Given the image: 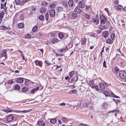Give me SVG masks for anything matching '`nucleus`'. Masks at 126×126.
<instances>
[{"mask_svg": "<svg viewBox=\"0 0 126 126\" xmlns=\"http://www.w3.org/2000/svg\"><path fill=\"white\" fill-rule=\"evenodd\" d=\"M7 28L4 26H1L0 27V29L1 30H6Z\"/></svg>", "mask_w": 126, "mask_h": 126, "instance_id": "obj_51", "label": "nucleus"}, {"mask_svg": "<svg viewBox=\"0 0 126 126\" xmlns=\"http://www.w3.org/2000/svg\"><path fill=\"white\" fill-rule=\"evenodd\" d=\"M31 36L30 34H26L25 36L26 38H31Z\"/></svg>", "mask_w": 126, "mask_h": 126, "instance_id": "obj_49", "label": "nucleus"}, {"mask_svg": "<svg viewBox=\"0 0 126 126\" xmlns=\"http://www.w3.org/2000/svg\"><path fill=\"white\" fill-rule=\"evenodd\" d=\"M99 29L101 30H104L106 29V26L105 25H103L102 24H100L99 27Z\"/></svg>", "mask_w": 126, "mask_h": 126, "instance_id": "obj_20", "label": "nucleus"}, {"mask_svg": "<svg viewBox=\"0 0 126 126\" xmlns=\"http://www.w3.org/2000/svg\"><path fill=\"white\" fill-rule=\"evenodd\" d=\"M24 24L22 23H18V27L19 28H22L24 27Z\"/></svg>", "mask_w": 126, "mask_h": 126, "instance_id": "obj_28", "label": "nucleus"}, {"mask_svg": "<svg viewBox=\"0 0 126 126\" xmlns=\"http://www.w3.org/2000/svg\"><path fill=\"white\" fill-rule=\"evenodd\" d=\"M20 5H22L24 4L25 3L28 2L30 1V0H20Z\"/></svg>", "mask_w": 126, "mask_h": 126, "instance_id": "obj_21", "label": "nucleus"}, {"mask_svg": "<svg viewBox=\"0 0 126 126\" xmlns=\"http://www.w3.org/2000/svg\"><path fill=\"white\" fill-rule=\"evenodd\" d=\"M89 110H94V108L92 106L89 107Z\"/></svg>", "mask_w": 126, "mask_h": 126, "instance_id": "obj_59", "label": "nucleus"}, {"mask_svg": "<svg viewBox=\"0 0 126 126\" xmlns=\"http://www.w3.org/2000/svg\"><path fill=\"white\" fill-rule=\"evenodd\" d=\"M91 21L93 22L96 25H97L99 23V20L98 19H92Z\"/></svg>", "mask_w": 126, "mask_h": 126, "instance_id": "obj_13", "label": "nucleus"}, {"mask_svg": "<svg viewBox=\"0 0 126 126\" xmlns=\"http://www.w3.org/2000/svg\"><path fill=\"white\" fill-rule=\"evenodd\" d=\"M33 12H32L31 11H30V13L28 14V16H32L33 14Z\"/></svg>", "mask_w": 126, "mask_h": 126, "instance_id": "obj_58", "label": "nucleus"}, {"mask_svg": "<svg viewBox=\"0 0 126 126\" xmlns=\"http://www.w3.org/2000/svg\"><path fill=\"white\" fill-rule=\"evenodd\" d=\"M104 94L106 96H110V94L109 92L107 91H105L104 92Z\"/></svg>", "mask_w": 126, "mask_h": 126, "instance_id": "obj_26", "label": "nucleus"}, {"mask_svg": "<svg viewBox=\"0 0 126 126\" xmlns=\"http://www.w3.org/2000/svg\"><path fill=\"white\" fill-rule=\"evenodd\" d=\"M65 35L66 34L65 33H64L63 34V32H61L59 33L58 36L60 39H62L64 37Z\"/></svg>", "mask_w": 126, "mask_h": 126, "instance_id": "obj_14", "label": "nucleus"}, {"mask_svg": "<svg viewBox=\"0 0 126 126\" xmlns=\"http://www.w3.org/2000/svg\"><path fill=\"white\" fill-rule=\"evenodd\" d=\"M94 83V82L92 81H90L89 82V84L91 86Z\"/></svg>", "mask_w": 126, "mask_h": 126, "instance_id": "obj_61", "label": "nucleus"}, {"mask_svg": "<svg viewBox=\"0 0 126 126\" xmlns=\"http://www.w3.org/2000/svg\"><path fill=\"white\" fill-rule=\"evenodd\" d=\"M14 83L12 79L9 80L8 81V83L10 84H12Z\"/></svg>", "mask_w": 126, "mask_h": 126, "instance_id": "obj_56", "label": "nucleus"}, {"mask_svg": "<svg viewBox=\"0 0 126 126\" xmlns=\"http://www.w3.org/2000/svg\"><path fill=\"white\" fill-rule=\"evenodd\" d=\"M110 37L112 40H114L115 38V34L114 33H112L110 36Z\"/></svg>", "mask_w": 126, "mask_h": 126, "instance_id": "obj_34", "label": "nucleus"}, {"mask_svg": "<svg viewBox=\"0 0 126 126\" xmlns=\"http://www.w3.org/2000/svg\"><path fill=\"white\" fill-rule=\"evenodd\" d=\"M6 51L5 50H3L1 52L0 54V57L1 58H3V59L4 60L7 58L6 55Z\"/></svg>", "mask_w": 126, "mask_h": 126, "instance_id": "obj_3", "label": "nucleus"}, {"mask_svg": "<svg viewBox=\"0 0 126 126\" xmlns=\"http://www.w3.org/2000/svg\"><path fill=\"white\" fill-rule=\"evenodd\" d=\"M91 87L92 88L95 89L97 91H98L99 90V89L98 86L96 85L93 84L92 85H91Z\"/></svg>", "mask_w": 126, "mask_h": 126, "instance_id": "obj_22", "label": "nucleus"}, {"mask_svg": "<svg viewBox=\"0 0 126 126\" xmlns=\"http://www.w3.org/2000/svg\"><path fill=\"white\" fill-rule=\"evenodd\" d=\"M119 76L121 79H124L126 77V72L123 70H121L119 72Z\"/></svg>", "mask_w": 126, "mask_h": 126, "instance_id": "obj_2", "label": "nucleus"}, {"mask_svg": "<svg viewBox=\"0 0 126 126\" xmlns=\"http://www.w3.org/2000/svg\"><path fill=\"white\" fill-rule=\"evenodd\" d=\"M44 18V16L43 15H41L39 16V19L41 21L43 20Z\"/></svg>", "mask_w": 126, "mask_h": 126, "instance_id": "obj_35", "label": "nucleus"}, {"mask_svg": "<svg viewBox=\"0 0 126 126\" xmlns=\"http://www.w3.org/2000/svg\"><path fill=\"white\" fill-rule=\"evenodd\" d=\"M15 90H19L20 89V87L17 85H16L14 87Z\"/></svg>", "mask_w": 126, "mask_h": 126, "instance_id": "obj_46", "label": "nucleus"}, {"mask_svg": "<svg viewBox=\"0 0 126 126\" xmlns=\"http://www.w3.org/2000/svg\"><path fill=\"white\" fill-rule=\"evenodd\" d=\"M98 88L99 90L101 91H103L105 89V87L104 84L102 83H99V86Z\"/></svg>", "mask_w": 126, "mask_h": 126, "instance_id": "obj_5", "label": "nucleus"}, {"mask_svg": "<svg viewBox=\"0 0 126 126\" xmlns=\"http://www.w3.org/2000/svg\"><path fill=\"white\" fill-rule=\"evenodd\" d=\"M73 81V78L72 77H70L69 78L68 81L69 82H71Z\"/></svg>", "mask_w": 126, "mask_h": 126, "instance_id": "obj_50", "label": "nucleus"}, {"mask_svg": "<svg viewBox=\"0 0 126 126\" xmlns=\"http://www.w3.org/2000/svg\"><path fill=\"white\" fill-rule=\"evenodd\" d=\"M68 5L70 7H72L74 5V1L73 0H69L68 1Z\"/></svg>", "mask_w": 126, "mask_h": 126, "instance_id": "obj_17", "label": "nucleus"}, {"mask_svg": "<svg viewBox=\"0 0 126 126\" xmlns=\"http://www.w3.org/2000/svg\"><path fill=\"white\" fill-rule=\"evenodd\" d=\"M16 3L20 5L21 1L20 0H15Z\"/></svg>", "mask_w": 126, "mask_h": 126, "instance_id": "obj_47", "label": "nucleus"}, {"mask_svg": "<svg viewBox=\"0 0 126 126\" xmlns=\"http://www.w3.org/2000/svg\"><path fill=\"white\" fill-rule=\"evenodd\" d=\"M79 7L82 8H84V5H82L81 2H79Z\"/></svg>", "mask_w": 126, "mask_h": 126, "instance_id": "obj_44", "label": "nucleus"}, {"mask_svg": "<svg viewBox=\"0 0 126 126\" xmlns=\"http://www.w3.org/2000/svg\"><path fill=\"white\" fill-rule=\"evenodd\" d=\"M43 121H38L37 123V125L39 126H41L42 125Z\"/></svg>", "mask_w": 126, "mask_h": 126, "instance_id": "obj_37", "label": "nucleus"}, {"mask_svg": "<svg viewBox=\"0 0 126 126\" xmlns=\"http://www.w3.org/2000/svg\"><path fill=\"white\" fill-rule=\"evenodd\" d=\"M107 43H109L110 44H111L112 43V41L111 40V39L110 38L108 39L107 40Z\"/></svg>", "mask_w": 126, "mask_h": 126, "instance_id": "obj_42", "label": "nucleus"}, {"mask_svg": "<svg viewBox=\"0 0 126 126\" xmlns=\"http://www.w3.org/2000/svg\"><path fill=\"white\" fill-rule=\"evenodd\" d=\"M78 76L77 75H75L74 76L73 78V81H76L78 80Z\"/></svg>", "mask_w": 126, "mask_h": 126, "instance_id": "obj_45", "label": "nucleus"}, {"mask_svg": "<svg viewBox=\"0 0 126 126\" xmlns=\"http://www.w3.org/2000/svg\"><path fill=\"white\" fill-rule=\"evenodd\" d=\"M103 66L105 68L107 67V66L106 65V62L105 61H104L103 62Z\"/></svg>", "mask_w": 126, "mask_h": 126, "instance_id": "obj_54", "label": "nucleus"}, {"mask_svg": "<svg viewBox=\"0 0 126 126\" xmlns=\"http://www.w3.org/2000/svg\"><path fill=\"white\" fill-rule=\"evenodd\" d=\"M62 121L64 123H65L67 121L68 119L65 117H63L62 119Z\"/></svg>", "mask_w": 126, "mask_h": 126, "instance_id": "obj_36", "label": "nucleus"}, {"mask_svg": "<svg viewBox=\"0 0 126 126\" xmlns=\"http://www.w3.org/2000/svg\"><path fill=\"white\" fill-rule=\"evenodd\" d=\"M30 80L28 79L26 80H25V85H28V83L29 82Z\"/></svg>", "mask_w": 126, "mask_h": 126, "instance_id": "obj_52", "label": "nucleus"}, {"mask_svg": "<svg viewBox=\"0 0 126 126\" xmlns=\"http://www.w3.org/2000/svg\"><path fill=\"white\" fill-rule=\"evenodd\" d=\"M119 71L120 70L117 66L114 67V71L116 74H118Z\"/></svg>", "mask_w": 126, "mask_h": 126, "instance_id": "obj_27", "label": "nucleus"}, {"mask_svg": "<svg viewBox=\"0 0 126 126\" xmlns=\"http://www.w3.org/2000/svg\"><path fill=\"white\" fill-rule=\"evenodd\" d=\"M49 14L50 17H54L55 15V10L54 9L50 10L49 12Z\"/></svg>", "mask_w": 126, "mask_h": 126, "instance_id": "obj_6", "label": "nucleus"}, {"mask_svg": "<svg viewBox=\"0 0 126 126\" xmlns=\"http://www.w3.org/2000/svg\"><path fill=\"white\" fill-rule=\"evenodd\" d=\"M85 17L87 19H89L90 18V16L86 14H85Z\"/></svg>", "mask_w": 126, "mask_h": 126, "instance_id": "obj_41", "label": "nucleus"}, {"mask_svg": "<svg viewBox=\"0 0 126 126\" xmlns=\"http://www.w3.org/2000/svg\"><path fill=\"white\" fill-rule=\"evenodd\" d=\"M51 8H54L56 6V4L53 3H51L50 5Z\"/></svg>", "mask_w": 126, "mask_h": 126, "instance_id": "obj_25", "label": "nucleus"}, {"mask_svg": "<svg viewBox=\"0 0 126 126\" xmlns=\"http://www.w3.org/2000/svg\"><path fill=\"white\" fill-rule=\"evenodd\" d=\"M46 10L45 8L44 7H42L41 8L40 11L42 13L44 14L45 13Z\"/></svg>", "mask_w": 126, "mask_h": 126, "instance_id": "obj_29", "label": "nucleus"}, {"mask_svg": "<svg viewBox=\"0 0 126 126\" xmlns=\"http://www.w3.org/2000/svg\"><path fill=\"white\" fill-rule=\"evenodd\" d=\"M22 90L23 92L25 93L27 91L28 89L26 87H23L22 89Z\"/></svg>", "mask_w": 126, "mask_h": 126, "instance_id": "obj_38", "label": "nucleus"}, {"mask_svg": "<svg viewBox=\"0 0 126 126\" xmlns=\"http://www.w3.org/2000/svg\"><path fill=\"white\" fill-rule=\"evenodd\" d=\"M68 48L67 46H66L65 48H63L59 49V51L60 52L64 53L67 51Z\"/></svg>", "mask_w": 126, "mask_h": 126, "instance_id": "obj_9", "label": "nucleus"}, {"mask_svg": "<svg viewBox=\"0 0 126 126\" xmlns=\"http://www.w3.org/2000/svg\"><path fill=\"white\" fill-rule=\"evenodd\" d=\"M45 18L47 20H48L49 17V14L48 12H47L45 15Z\"/></svg>", "mask_w": 126, "mask_h": 126, "instance_id": "obj_43", "label": "nucleus"}, {"mask_svg": "<svg viewBox=\"0 0 126 126\" xmlns=\"http://www.w3.org/2000/svg\"><path fill=\"white\" fill-rule=\"evenodd\" d=\"M34 63L36 65L39 66L41 67H42V62L41 61H40L36 60L34 61Z\"/></svg>", "mask_w": 126, "mask_h": 126, "instance_id": "obj_8", "label": "nucleus"}, {"mask_svg": "<svg viewBox=\"0 0 126 126\" xmlns=\"http://www.w3.org/2000/svg\"><path fill=\"white\" fill-rule=\"evenodd\" d=\"M102 105L104 109H105L108 106V104L106 103H104L102 104Z\"/></svg>", "mask_w": 126, "mask_h": 126, "instance_id": "obj_39", "label": "nucleus"}, {"mask_svg": "<svg viewBox=\"0 0 126 126\" xmlns=\"http://www.w3.org/2000/svg\"><path fill=\"white\" fill-rule=\"evenodd\" d=\"M62 4L63 6V8H66V11L67 10H68V5L67 3V2L63 1L62 2Z\"/></svg>", "mask_w": 126, "mask_h": 126, "instance_id": "obj_10", "label": "nucleus"}, {"mask_svg": "<svg viewBox=\"0 0 126 126\" xmlns=\"http://www.w3.org/2000/svg\"><path fill=\"white\" fill-rule=\"evenodd\" d=\"M56 56H61V57L63 56H64V54H59V53H57L56 54Z\"/></svg>", "mask_w": 126, "mask_h": 126, "instance_id": "obj_55", "label": "nucleus"}, {"mask_svg": "<svg viewBox=\"0 0 126 126\" xmlns=\"http://www.w3.org/2000/svg\"><path fill=\"white\" fill-rule=\"evenodd\" d=\"M57 122V120L55 118L50 119V122L51 124H54Z\"/></svg>", "mask_w": 126, "mask_h": 126, "instance_id": "obj_23", "label": "nucleus"}, {"mask_svg": "<svg viewBox=\"0 0 126 126\" xmlns=\"http://www.w3.org/2000/svg\"><path fill=\"white\" fill-rule=\"evenodd\" d=\"M74 73L73 71H72L69 73V75L70 77H72V75Z\"/></svg>", "mask_w": 126, "mask_h": 126, "instance_id": "obj_57", "label": "nucleus"}, {"mask_svg": "<svg viewBox=\"0 0 126 126\" xmlns=\"http://www.w3.org/2000/svg\"><path fill=\"white\" fill-rule=\"evenodd\" d=\"M100 19L101 24L105 23L107 20V19L106 17L103 15H101L100 16Z\"/></svg>", "mask_w": 126, "mask_h": 126, "instance_id": "obj_1", "label": "nucleus"}, {"mask_svg": "<svg viewBox=\"0 0 126 126\" xmlns=\"http://www.w3.org/2000/svg\"><path fill=\"white\" fill-rule=\"evenodd\" d=\"M39 89V87H37L36 88H33L32 89L31 91V92L32 94H34L35 92H36Z\"/></svg>", "mask_w": 126, "mask_h": 126, "instance_id": "obj_15", "label": "nucleus"}, {"mask_svg": "<svg viewBox=\"0 0 126 126\" xmlns=\"http://www.w3.org/2000/svg\"><path fill=\"white\" fill-rule=\"evenodd\" d=\"M5 14V13L4 12H2L0 13V19H1L3 18V16Z\"/></svg>", "mask_w": 126, "mask_h": 126, "instance_id": "obj_30", "label": "nucleus"}, {"mask_svg": "<svg viewBox=\"0 0 126 126\" xmlns=\"http://www.w3.org/2000/svg\"><path fill=\"white\" fill-rule=\"evenodd\" d=\"M74 11L78 13H79L81 12L82 10L80 9L79 7L77 6L75 8Z\"/></svg>", "mask_w": 126, "mask_h": 126, "instance_id": "obj_12", "label": "nucleus"}, {"mask_svg": "<svg viewBox=\"0 0 126 126\" xmlns=\"http://www.w3.org/2000/svg\"><path fill=\"white\" fill-rule=\"evenodd\" d=\"M118 6H120V7L116 6H114V8L115 10L118 11L119 10H121L122 9V5H119Z\"/></svg>", "mask_w": 126, "mask_h": 126, "instance_id": "obj_16", "label": "nucleus"}, {"mask_svg": "<svg viewBox=\"0 0 126 126\" xmlns=\"http://www.w3.org/2000/svg\"><path fill=\"white\" fill-rule=\"evenodd\" d=\"M102 30L100 29L98 30L97 31V32L98 33H100L102 31Z\"/></svg>", "mask_w": 126, "mask_h": 126, "instance_id": "obj_63", "label": "nucleus"}, {"mask_svg": "<svg viewBox=\"0 0 126 126\" xmlns=\"http://www.w3.org/2000/svg\"><path fill=\"white\" fill-rule=\"evenodd\" d=\"M23 78H18L16 79V82H17L21 83L23 81Z\"/></svg>", "mask_w": 126, "mask_h": 126, "instance_id": "obj_18", "label": "nucleus"}, {"mask_svg": "<svg viewBox=\"0 0 126 126\" xmlns=\"http://www.w3.org/2000/svg\"><path fill=\"white\" fill-rule=\"evenodd\" d=\"M60 16L62 19L66 17L65 14H63V15H61Z\"/></svg>", "mask_w": 126, "mask_h": 126, "instance_id": "obj_53", "label": "nucleus"}, {"mask_svg": "<svg viewBox=\"0 0 126 126\" xmlns=\"http://www.w3.org/2000/svg\"><path fill=\"white\" fill-rule=\"evenodd\" d=\"M72 16L73 18L77 17L78 16V14L76 13H72Z\"/></svg>", "mask_w": 126, "mask_h": 126, "instance_id": "obj_32", "label": "nucleus"}, {"mask_svg": "<svg viewBox=\"0 0 126 126\" xmlns=\"http://www.w3.org/2000/svg\"><path fill=\"white\" fill-rule=\"evenodd\" d=\"M102 35L104 38H106L109 36V32L107 31H105L103 32Z\"/></svg>", "mask_w": 126, "mask_h": 126, "instance_id": "obj_7", "label": "nucleus"}, {"mask_svg": "<svg viewBox=\"0 0 126 126\" xmlns=\"http://www.w3.org/2000/svg\"><path fill=\"white\" fill-rule=\"evenodd\" d=\"M79 126H87V125L84 124H80Z\"/></svg>", "mask_w": 126, "mask_h": 126, "instance_id": "obj_64", "label": "nucleus"}, {"mask_svg": "<svg viewBox=\"0 0 126 126\" xmlns=\"http://www.w3.org/2000/svg\"><path fill=\"white\" fill-rule=\"evenodd\" d=\"M82 105L83 107L87 108L88 105V102H84L82 103Z\"/></svg>", "mask_w": 126, "mask_h": 126, "instance_id": "obj_24", "label": "nucleus"}, {"mask_svg": "<svg viewBox=\"0 0 126 126\" xmlns=\"http://www.w3.org/2000/svg\"><path fill=\"white\" fill-rule=\"evenodd\" d=\"M14 118V117L13 115H10L7 117V120L8 122H10Z\"/></svg>", "mask_w": 126, "mask_h": 126, "instance_id": "obj_11", "label": "nucleus"}, {"mask_svg": "<svg viewBox=\"0 0 126 126\" xmlns=\"http://www.w3.org/2000/svg\"><path fill=\"white\" fill-rule=\"evenodd\" d=\"M57 11L58 12H62L63 11L66 12V8H63L60 6H58L56 7Z\"/></svg>", "mask_w": 126, "mask_h": 126, "instance_id": "obj_4", "label": "nucleus"}, {"mask_svg": "<svg viewBox=\"0 0 126 126\" xmlns=\"http://www.w3.org/2000/svg\"><path fill=\"white\" fill-rule=\"evenodd\" d=\"M59 40L57 38H54L52 39L51 42L53 44H55L57 43L58 42Z\"/></svg>", "mask_w": 126, "mask_h": 126, "instance_id": "obj_19", "label": "nucleus"}, {"mask_svg": "<svg viewBox=\"0 0 126 126\" xmlns=\"http://www.w3.org/2000/svg\"><path fill=\"white\" fill-rule=\"evenodd\" d=\"M37 26H35L32 28V31L34 32H35L37 30Z\"/></svg>", "mask_w": 126, "mask_h": 126, "instance_id": "obj_33", "label": "nucleus"}, {"mask_svg": "<svg viewBox=\"0 0 126 126\" xmlns=\"http://www.w3.org/2000/svg\"><path fill=\"white\" fill-rule=\"evenodd\" d=\"M42 4L43 5H45V6H47L48 4L47 2L46 1H44L42 3Z\"/></svg>", "mask_w": 126, "mask_h": 126, "instance_id": "obj_60", "label": "nucleus"}, {"mask_svg": "<svg viewBox=\"0 0 126 126\" xmlns=\"http://www.w3.org/2000/svg\"><path fill=\"white\" fill-rule=\"evenodd\" d=\"M85 40H86V39H85V38H83L82 39V40L81 41V44H82V45H84L85 43Z\"/></svg>", "mask_w": 126, "mask_h": 126, "instance_id": "obj_48", "label": "nucleus"}, {"mask_svg": "<svg viewBox=\"0 0 126 126\" xmlns=\"http://www.w3.org/2000/svg\"><path fill=\"white\" fill-rule=\"evenodd\" d=\"M78 91L76 89H74L70 91V93L71 94L72 93H73L74 94H77V92Z\"/></svg>", "mask_w": 126, "mask_h": 126, "instance_id": "obj_31", "label": "nucleus"}, {"mask_svg": "<svg viewBox=\"0 0 126 126\" xmlns=\"http://www.w3.org/2000/svg\"><path fill=\"white\" fill-rule=\"evenodd\" d=\"M60 105L61 106H65V103H61L60 104Z\"/></svg>", "mask_w": 126, "mask_h": 126, "instance_id": "obj_62", "label": "nucleus"}, {"mask_svg": "<svg viewBox=\"0 0 126 126\" xmlns=\"http://www.w3.org/2000/svg\"><path fill=\"white\" fill-rule=\"evenodd\" d=\"M111 95L112 97H114L116 98H119V96H117L116 95H115L112 92H111Z\"/></svg>", "mask_w": 126, "mask_h": 126, "instance_id": "obj_40", "label": "nucleus"}]
</instances>
